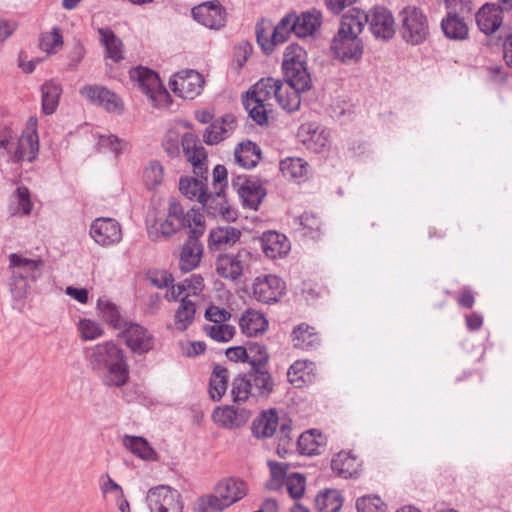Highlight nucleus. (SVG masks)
I'll use <instances>...</instances> for the list:
<instances>
[{"label":"nucleus","instance_id":"2f4dec72","mask_svg":"<svg viewBox=\"0 0 512 512\" xmlns=\"http://www.w3.org/2000/svg\"><path fill=\"white\" fill-rule=\"evenodd\" d=\"M278 422L279 418L274 409L263 411L253 420L251 432L258 439L272 437L276 433Z\"/></svg>","mask_w":512,"mask_h":512},{"label":"nucleus","instance_id":"c03bdc74","mask_svg":"<svg viewBox=\"0 0 512 512\" xmlns=\"http://www.w3.org/2000/svg\"><path fill=\"white\" fill-rule=\"evenodd\" d=\"M343 505V497L336 489H327L315 498L318 512H339Z\"/></svg>","mask_w":512,"mask_h":512},{"label":"nucleus","instance_id":"4d7b16f0","mask_svg":"<svg viewBox=\"0 0 512 512\" xmlns=\"http://www.w3.org/2000/svg\"><path fill=\"white\" fill-rule=\"evenodd\" d=\"M63 45V38L58 27H54L50 33L42 34L40 47L49 54L55 53L57 48Z\"/></svg>","mask_w":512,"mask_h":512},{"label":"nucleus","instance_id":"393cba45","mask_svg":"<svg viewBox=\"0 0 512 512\" xmlns=\"http://www.w3.org/2000/svg\"><path fill=\"white\" fill-rule=\"evenodd\" d=\"M104 385L123 387L129 380V365L126 357L117 360L96 371Z\"/></svg>","mask_w":512,"mask_h":512},{"label":"nucleus","instance_id":"c9c22d12","mask_svg":"<svg viewBox=\"0 0 512 512\" xmlns=\"http://www.w3.org/2000/svg\"><path fill=\"white\" fill-rule=\"evenodd\" d=\"M228 370L220 364H215L209 379V395L218 402L225 395L228 387Z\"/></svg>","mask_w":512,"mask_h":512},{"label":"nucleus","instance_id":"1a4fd4ad","mask_svg":"<svg viewBox=\"0 0 512 512\" xmlns=\"http://www.w3.org/2000/svg\"><path fill=\"white\" fill-rule=\"evenodd\" d=\"M192 221L194 227L189 230L188 238L179 253V268L183 272H190L197 268L204 252V246L200 241L205 232L203 215L194 214Z\"/></svg>","mask_w":512,"mask_h":512},{"label":"nucleus","instance_id":"c756f323","mask_svg":"<svg viewBox=\"0 0 512 512\" xmlns=\"http://www.w3.org/2000/svg\"><path fill=\"white\" fill-rule=\"evenodd\" d=\"M242 253L220 254L216 260L217 274L227 280L237 281L243 274Z\"/></svg>","mask_w":512,"mask_h":512},{"label":"nucleus","instance_id":"aec40b11","mask_svg":"<svg viewBox=\"0 0 512 512\" xmlns=\"http://www.w3.org/2000/svg\"><path fill=\"white\" fill-rule=\"evenodd\" d=\"M124 357V351L112 341L97 344L87 351L89 365L94 372Z\"/></svg>","mask_w":512,"mask_h":512},{"label":"nucleus","instance_id":"49530a36","mask_svg":"<svg viewBox=\"0 0 512 512\" xmlns=\"http://www.w3.org/2000/svg\"><path fill=\"white\" fill-rule=\"evenodd\" d=\"M301 93H303V91L295 88H287V84L282 81L279 95H276L275 100L287 112H294L298 110L301 105Z\"/></svg>","mask_w":512,"mask_h":512},{"label":"nucleus","instance_id":"8fccbe9b","mask_svg":"<svg viewBox=\"0 0 512 512\" xmlns=\"http://www.w3.org/2000/svg\"><path fill=\"white\" fill-rule=\"evenodd\" d=\"M204 287V279L199 274H193L190 277L184 279L180 283L177 284V291L174 286H172V290L170 292V296L167 293L166 298L168 300H176L184 291L190 289L193 294H197Z\"/></svg>","mask_w":512,"mask_h":512},{"label":"nucleus","instance_id":"603ef678","mask_svg":"<svg viewBox=\"0 0 512 512\" xmlns=\"http://www.w3.org/2000/svg\"><path fill=\"white\" fill-rule=\"evenodd\" d=\"M204 331L210 338L222 343L229 342L236 333V329L234 326L225 323L205 325Z\"/></svg>","mask_w":512,"mask_h":512},{"label":"nucleus","instance_id":"412c9836","mask_svg":"<svg viewBox=\"0 0 512 512\" xmlns=\"http://www.w3.org/2000/svg\"><path fill=\"white\" fill-rule=\"evenodd\" d=\"M471 0H450V40H464L468 37L469 29L464 21V15L471 14Z\"/></svg>","mask_w":512,"mask_h":512},{"label":"nucleus","instance_id":"69168bd1","mask_svg":"<svg viewBox=\"0 0 512 512\" xmlns=\"http://www.w3.org/2000/svg\"><path fill=\"white\" fill-rule=\"evenodd\" d=\"M147 280L156 288L169 287L174 282L173 275L166 270H152L146 274Z\"/></svg>","mask_w":512,"mask_h":512},{"label":"nucleus","instance_id":"e2e57ef3","mask_svg":"<svg viewBox=\"0 0 512 512\" xmlns=\"http://www.w3.org/2000/svg\"><path fill=\"white\" fill-rule=\"evenodd\" d=\"M298 219L300 225L304 230H306V235L310 236L311 238H316L319 236L321 220L316 214L311 212H304Z\"/></svg>","mask_w":512,"mask_h":512},{"label":"nucleus","instance_id":"e433bc0d","mask_svg":"<svg viewBox=\"0 0 512 512\" xmlns=\"http://www.w3.org/2000/svg\"><path fill=\"white\" fill-rule=\"evenodd\" d=\"M39 151V138L36 130L28 133L26 136H22L14 154V158L17 161L27 160L33 162Z\"/></svg>","mask_w":512,"mask_h":512},{"label":"nucleus","instance_id":"a878e982","mask_svg":"<svg viewBox=\"0 0 512 512\" xmlns=\"http://www.w3.org/2000/svg\"><path fill=\"white\" fill-rule=\"evenodd\" d=\"M298 136L308 149L321 153L329 146V133L313 123L302 124Z\"/></svg>","mask_w":512,"mask_h":512},{"label":"nucleus","instance_id":"9b49d317","mask_svg":"<svg viewBox=\"0 0 512 512\" xmlns=\"http://www.w3.org/2000/svg\"><path fill=\"white\" fill-rule=\"evenodd\" d=\"M146 502L150 512H182L183 510L180 493L165 485L151 488L147 493Z\"/></svg>","mask_w":512,"mask_h":512},{"label":"nucleus","instance_id":"423d86ee","mask_svg":"<svg viewBox=\"0 0 512 512\" xmlns=\"http://www.w3.org/2000/svg\"><path fill=\"white\" fill-rule=\"evenodd\" d=\"M194 214H201L199 209L190 208L186 213L183 206L175 199H170L166 218L158 225H147V233L150 240L157 242L168 239L182 228L194 227L192 218Z\"/></svg>","mask_w":512,"mask_h":512},{"label":"nucleus","instance_id":"c85d7f7f","mask_svg":"<svg viewBox=\"0 0 512 512\" xmlns=\"http://www.w3.org/2000/svg\"><path fill=\"white\" fill-rule=\"evenodd\" d=\"M241 235V231L232 226L214 228L209 233L208 247L215 251L228 249L240 240Z\"/></svg>","mask_w":512,"mask_h":512},{"label":"nucleus","instance_id":"f03ea898","mask_svg":"<svg viewBox=\"0 0 512 512\" xmlns=\"http://www.w3.org/2000/svg\"><path fill=\"white\" fill-rule=\"evenodd\" d=\"M361 32L360 22H356L350 10L346 11L341 17L338 31L330 45L335 58L343 63L358 62L364 52V44L359 37Z\"/></svg>","mask_w":512,"mask_h":512},{"label":"nucleus","instance_id":"72a5a7b5","mask_svg":"<svg viewBox=\"0 0 512 512\" xmlns=\"http://www.w3.org/2000/svg\"><path fill=\"white\" fill-rule=\"evenodd\" d=\"M292 342L295 348L309 351L320 345V337L314 327L301 323L293 329Z\"/></svg>","mask_w":512,"mask_h":512},{"label":"nucleus","instance_id":"7ed1b4c3","mask_svg":"<svg viewBox=\"0 0 512 512\" xmlns=\"http://www.w3.org/2000/svg\"><path fill=\"white\" fill-rule=\"evenodd\" d=\"M274 390L275 382L268 371L251 368L232 380L230 393L234 403H244L249 398L266 400Z\"/></svg>","mask_w":512,"mask_h":512},{"label":"nucleus","instance_id":"b1692460","mask_svg":"<svg viewBox=\"0 0 512 512\" xmlns=\"http://www.w3.org/2000/svg\"><path fill=\"white\" fill-rule=\"evenodd\" d=\"M250 411L226 405L217 407L212 414L215 423L226 429H236L244 426L250 418Z\"/></svg>","mask_w":512,"mask_h":512},{"label":"nucleus","instance_id":"cd10ccee","mask_svg":"<svg viewBox=\"0 0 512 512\" xmlns=\"http://www.w3.org/2000/svg\"><path fill=\"white\" fill-rule=\"evenodd\" d=\"M361 467L360 460L351 452L340 451L331 461V469L336 476L349 479L359 475Z\"/></svg>","mask_w":512,"mask_h":512},{"label":"nucleus","instance_id":"13d9d810","mask_svg":"<svg viewBox=\"0 0 512 512\" xmlns=\"http://www.w3.org/2000/svg\"><path fill=\"white\" fill-rule=\"evenodd\" d=\"M357 512H384L385 504L376 495H366L359 497L356 501Z\"/></svg>","mask_w":512,"mask_h":512},{"label":"nucleus","instance_id":"4468645a","mask_svg":"<svg viewBox=\"0 0 512 512\" xmlns=\"http://www.w3.org/2000/svg\"><path fill=\"white\" fill-rule=\"evenodd\" d=\"M129 76L132 81L137 82L139 89L151 100L155 101L157 95L169 97V93L155 71L138 66L129 71Z\"/></svg>","mask_w":512,"mask_h":512},{"label":"nucleus","instance_id":"37998d69","mask_svg":"<svg viewBox=\"0 0 512 512\" xmlns=\"http://www.w3.org/2000/svg\"><path fill=\"white\" fill-rule=\"evenodd\" d=\"M97 308L102 319L112 328L122 330L128 323L120 314L118 307L107 299H99Z\"/></svg>","mask_w":512,"mask_h":512},{"label":"nucleus","instance_id":"79ce46f5","mask_svg":"<svg viewBox=\"0 0 512 512\" xmlns=\"http://www.w3.org/2000/svg\"><path fill=\"white\" fill-rule=\"evenodd\" d=\"M280 170L282 174L297 181L304 180L309 171L308 163L299 157H287L280 161Z\"/></svg>","mask_w":512,"mask_h":512},{"label":"nucleus","instance_id":"0e129e2a","mask_svg":"<svg viewBox=\"0 0 512 512\" xmlns=\"http://www.w3.org/2000/svg\"><path fill=\"white\" fill-rule=\"evenodd\" d=\"M268 466L271 473V483L268 487L270 489H277L284 480L286 481L289 465L286 463L269 461Z\"/></svg>","mask_w":512,"mask_h":512},{"label":"nucleus","instance_id":"3c124183","mask_svg":"<svg viewBox=\"0 0 512 512\" xmlns=\"http://www.w3.org/2000/svg\"><path fill=\"white\" fill-rule=\"evenodd\" d=\"M246 349L248 351L247 363L251 365V368H261L268 362L269 355L264 345L249 341L246 343Z\"/></svg>","mask_w":512,"mask_h":512},{"label":"nucleus","instance_id":"6e6d98bb","mask_svg":"<svg viewBox=\"0 0 512 512\" xmlns=\"http://www.w3.org/2000/svg\"><path fill=\"white\" fill-rule=\"evenodd\" d=\"M100 149L114 153L116 156L121 154L128 146V143L116 135H100L98 140Z\"/></svg>","mask_w":512,"mask_h":512},{"label":"nucleus","instance_id":"58836bf2","mask_svg":"<svg viewBox=\"0 0 512 512\" xmlns=\"http://www.w3.org/2000/svg\"><path fill=\"white\" fill-rule=\"evenodd\" d=\"M235 161L245 169L255 167L261 159V150L253 142L239 143L234 152Z\"/></svg>","mask_w":512,"mask_h":512},{"label":"nucleus","instance_id":"6e6552de","mask_svg":"<svg viewBox=\"0 0 512 512\" xmlns=\"http://www.w3.org/2000/svg\"><path fill=\"white\" fill-rule=\"evenodd\" d=\"M356 22H360L362 30L365 25L377 40L389 41L396 32L395 20L392 12L384 6H374L365 12L362 9L353 7L349 9Z\"/></svg>","mask_w":512,"mask_h":512},{"label":"nucleus","instance_id":"7c9ffc66","mask_svg":"<svg viewBox=\"0 0 512 512\" xmlns=\"http://www.w3.org/2000/svg\"><path fill=\"white\" fill-rule=\"evenodd\" d=\"M260 243L263 253L271 259L282 257L290 248L286 236L276 231L264 232Z\"/></svg>","mask_w":512,"mask_h":512},{"label":"nucleus","instance_id":"473e14b6","mask_svg":"<svg viewBox=\"0 0 512 512\" xmlns=\"http://www.w3.org/2000/svg\"><path fill=\"white\" fill-rule=\"evenodd\" d=\"M239 326L243 334L248 337H253L266 331L268 321L262 313L248 309L239 319Z\"/></svg>","mask_w":512,"mask_h":512},{"label":"nucleus","instance_id":"6ab92c4d","mask_svg":"<svg viewBox=\"0 0 512 512\" xmlns=\"http://www.w3.org/2000/svg\"><path fill=\"white\" fill-rule=\"evenodd\" d=\"M192 16L201 25L210 29H220L225 25L226 12L218 1H208L192 8Z\"/></svg>","mask_w":512,"mask_h":512},{"label":"nucleus","instance_id":"f8f14e48","mask_svg":"<svg viewBox=\"0 0 512 512\" xmlns=\"http://www.w3.org/2000/svg\"><path fill=\"white\" fill-rule=\"evenodd\" d=\"M121 335L130 350L137 355H145L155 344L154 336L142 325L128 322L121 330Z\"/></svg>","mask_w":512,"mask_h":512},{"label":"nucleus","instance_id":"4c0bfd02","mask_svg":"<svg viewBox=\"0 0 512 512\" xmlns=\"http://www.w3.org/2000/svg\"><path fill=\"white\" fill-rule=\"evenodd\" d=\"M325 445V438L315 429L303 432L297 439V450L302 455L320 454V448Z\"/></svg>","mask_w":512,"mask_h":512},{"label":"nucleus","instance_id":"4be33fe9","mask_svg":"<svg viewBox=\"0 0 512 512\" xmlns=\"http://www.w3.org/2000/svg\"><path fill=\"white\" fill-rule=\"evenodd\" d=\"M203 82L201 74L194 70H188L177 73L169 85L179 97L193 99L201 93Z\"/></svg>","mask_w":512,"mask_h":512},{"label":"nucleus","instance_id":"a211bd4d","mask_svg":"<svg viewBox=\"0 0 512 512\" xmlns=\"http://www.w3.org/2000/svg\"><path fill=\"white\" fill-rule=\"evenodd\" d=\"M79 92L90 103L101 106L108 112L121 113L123 111V104L119 97L104 86L85 85Z\"/></svg>","mask_w":512,"mask_h":512},{"label":"nucleus","instance_id":"5701e85b","mask_svg":"<svg viewBox=\"0 0 512 512\" xmlns=\"http://www.w3.org/2000/svg\"><path fill=\"white\" fill-rule=\"evenodd\" d=\"M506 11L500 4L485 3L476 13V23L481 32L490 36L503 24L502 14Z\"/></svg>","mask_w":512,"mask_h":512},{"label":"nucleus","instance_id":"bb28decb","mask_svg":"<svg viewBox=\"0 0 512 512\" xmlns=\"http://www.w3.org/2000/svg\"><path fill=\"white\" fill-rule=\"evenodd\" d=\"M295 35L299 38L312 36L322 24V13L316 8L309 9L298 15L292 12Z\"/></svg>","mask_w":512,"mask_h":512},{"label":"nucleus","instance_id":"f257e3e1","mask_svg":"<svg viewBox=\"0 0 512 512\" xmlns=\"http://www.w3.org/2000/svg\"><path fill=\"white\" fill-rule=\"evenodd\" d=\"M181 146L187 161L194 168L196 177L185 176L179 180L180 192L189 200L198 203L207 191V153L196 134L186 132L181 138Z\"/></svg>","mask_w":512,"mask_h":512},{"label":"nucleus","instance_id":"f704fd0d","mask_svg":"<svg viewBox=\"0 0 512 512\" xmlns=\"http://www.w3.org/2000/svg\"><path fill=\"white\" fill-rule=\"evenodd\" d=\"M282 80L272 77L262 78L256 82L246 93V96L256 99L259 102L269 103V100L276 98L281 87Z\"/></svg>","mask_w":512,"mask_h":512},{"label":"nucleus","instance_id":"20e7f679","mask_svg":"<svg viewBox=\"0 0 512 512\" xmlns=\"http://www.w3.org/2000/svg\"><path fill=\"white\" fill-rule=\"evenodd\" d=\"M45 263L41 259H31L22 254L9 255V279L10 292L14 299L20 300L26 297L30 283L38 280L44 270Z\"/></svg>","mask_w":512,"mask_h":512},{"label":"nucleus","instance_id":"a18cd8bd","mask_svg":"<svg viewBox=\"0 0 512 512\" xmlns=\"http://www.w3.org/2000/svg\"><path fill=\"white\" fill-rule=\"evenodd\" d=\"M123 445L134 455L143 460L156 459V452L150 446L148 441L141 436L125 435L123 437Z\"/></svg>","mask_w":512,"mask_h":512},{"label":"nucleus","instance_id":"2eb2a0df","mask_svg":"<svg viewBox=\"0 0 512 512\" xmlns=\"http://www.w3.org/2000/svg\"><path fill=\"white\" fill-rule=\"evenodd\" d=\"M231 185L242 199L243 206L250 209L257 210L266 196V190L262 185L245 175L233 177Z\"/></svg>","mask_w":512,"mask_h":512},{"label":"nucleus","instance_id":"864d4df0","mask_svg":"<svg viewBox=\"0 0 512 512\" xmlns=\"http://www.w3.org/2000/svg\"><path fill=\"white\" fill-rule=\"evenodd\" d=\"M163 167L160 162L153 160L150 161L143 173V179L148 189H154L159 186L163 181Z\"/></svg>","mask_w":512,"mask_h":512},{"label":"nucleus","instance_id":"680f3d73","mask_svg":"<svg viewBox=\"0 0 512 512\" xmlns=\"http://www.w3.org/2000/svg\"><path fill=\"white\" fill-rule=\"evenodd\" d=\"M306 479L300 473H292L287 476L285 485L291 498L300 499L305 491Z\"/></svg>","mask_w":512,"mask_h":512},{"label":"nucleus","instance_id":"de8ad7c7","mask_svg":"<svg viewBox=\"0 0 512 512\" xmlns=\"http://www.w3.org/2000/svg\"><path fill=\"white\" fill-rule=\"evenodd\" d=\"M243 105L247 110L249 117L253 119L258 125L263 126L268 123V106L270 103L259 102L251 96L243 98Z\"/></svg>","mask_w":512,"mask_h":512},{"label":"nucleus","instance_id":"052dcab7","mask_svg":"<svg viewBox=\"0 0 512 512\" xmlns=\"http://www.w3.org/2000/svg\"><path fill=\"white\" fill-rule=\"evenodd\" d=\"M227 132L228 129L216 120L205 129L203 134L204 142L207 145L218 144L226 138Z\"/></svg>","mask_w":512,"mask_h":512},{"label":"nucleus","instance_id":"338daca9","mask_svg":"<svg viewBox=\"0 0 512 512\" xmlns=\"http://www.w3.org/2000/svg\"><path fill=\"white\" fill-rule=\"evenodd\" d=\"M79 329L84 340H94L103 334L101 325L89 319L80 320Z\"/></svg>","mask_w":512,"mask_h":512},{"label":"nucleus","instance_id":"39448f33","mask_svg":"<svg viewBox=\"0 0 512 512\" xmlns=\"http://www.w3.org/2000/svg\"><path fill=\"white\" fill-rule=\"evenodd\" d=\"M282 70L287 88L303 92L312 88L311 74L307 68L306 52L297 44H290L284 52Z\"/></svg>","mask_w":512,"mask_h":512},{"label":"nucleus","instance_id":"0eeeda50","mask_svg":"<svg viewBox=\"0 0 512 512\" xmlns=\"http://www.w3.org/2000/svg\"><path fill=\"white\" fill-rule=\"evenodd\" d=\"M246 485L242 480L228 478L220 481L214 494L200 497L198 512H219L241 500L246 495Z\"/></svg>","mask_w":512,"mask_h":512},{"label":"nucleus","instance_id":"bf43d9fd","mask_svg":"<svg viewBox=\"0 0 512 512\" xmlns=\"http://www.w3.org/2000/svg\"><path fill=\"white\" fill-rule=\"evenodd\" d=\"M256 40L261 49L265 54H269L273 51L277 42L273 39V33L268 34L267 28L264 21L258 22L255 25Z\"/></svg>","mask_w":512,"mask_h":512},{"label":"nucleus","instance_id":"dca6fc26","mask_svg":"<svg viewBox=\"0 0 512 512\" xmlns=\"http://www.w3.org/2000/svg\"><path fill=\"white\" fill-rule=\"evenodd\" d=\"M90 235L100 246L108 247L122 240V230L118 221L113 218L100 217L90 226Z\"/></svg>","mask_w":512,"mask_h":512},{"label":"nucleus","instance_id":"774afa93","mask_svg":"<svg viewBox=\"0 0 512 512\" xmlns=\"http://www.w3.org/2000/svg\"><path fill=\"white\" fill-rule=\"evenodd\" d=\"M15 198L18 204V211H21L23 215H29L33 208L29 189L25 186L18 187L15 191Z\"/></svg>","mask_w":512,"mask_h":512},{"label":"nucleus","instance_id":"ddd939ff","mask_svg":"<svg viewBox=\"0 0 512 512\" xmlns=\"http://www.w3.org/2000/svg\"><path fill=\"white\" fill-rule=\"evenodd\" d=\"M199 204L209 217H221L227 222L236 220L237 212L228 204L225 191L223 190H214L213 192H208L207 190Z\"/></svg>","mask_w":512,"mask_h":512},{"label":"nucleus","instance_id":"a19ab883","mask_svg":"<svg viewBox=\"0 0 512 512\" xmlns=\"http://www.w3.org/2000/svg\"><path fill=\"white\" fill-rule=\"evenodd\" d=\"M98 33L101 42L105 46L107 57L112 59L115 63L123 60V42L116 36L114 31L110 28H100Z\"/></svg>","mask_w":512,"mask_h":512},{"label":"nucleus","instance_id":"09e8293b","mask_svg":"<svg viewBox=\"0 0 512 512\" xmlns=\"http://www.w3.org/2000/svg\"><path fill=\"white\" fill-rule=\"evenodd\" d=\"M196 307L193 301L183 297L175 313V323L180 331H185L194 320Z\"/></svg>","mask_w":512,"mask_h":512},{"label":"nucleus","instance_id":"9d476101","mask_svg":"<svg viewBox=\"0 0 512 512\" xmlns=\"http://www.w3.org/2000/svg\"><path fill=\"white\" fill-rule=\"evenodd\" d=\"M401 26L400 33L402 38L411 45L423 43L428 34L429 27L427 17L423 11L417 7H405L399 14Z\"/></svg>","mask_w":512,"mask_h":512},{"label":"nucleus","instance_id":"ea45409f","mask_svg":"<svg viewBox=\"0 0 512 512\" xmlns=\"http://www.w3.org/2000/svg\"><path fill=\"white\" fill-rule=\"evenodd\" d=\"M42 93V111L46 115L53 114L59 104V99L62 94V87L54 80L46 81L41 86Z\"/></svg>","mask_w":512,"mask_h":512},{"label":"nucleus","instance_id":"5fc2aeb1","mask_svg":"<svg viewBox=\"0 0 512 512\" xmlns=\"http://www.w3.org/2000/svg\"><path fill=\"white\" fill-rule=\"evenodd\" d=\"M273 39L277 44L284 43L291 33L295 34L292 12L286 14L273 29Z\"/></svg>","mask_w":512,"mask_h":512},{"label":"nucleus","instance_id":"f3484780","mask_svg":"<svg viewBox=\"0 0 512 512\" xmlns=\"http://www.w3.org/2000/svg\"><path fill=\"white\" fill-rule=\"evenodd\" d=\"M284 282L276 275L259 276L252 285L253 297L264 304L277 302L282 296Z\"/></svg>","mask_w":512,"mask_h":512}]
</instances>
